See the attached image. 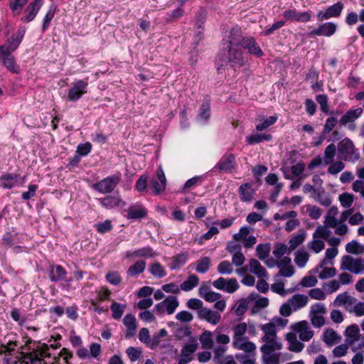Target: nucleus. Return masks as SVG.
Returning <instances> with one entry per match:
<instances>
[{
    "instance_id": "nucleus-1",
    "label": "nucleus",
    "mask_w": 364,
    "mask_h": 364,
    "mask_svg": "<svg viewBox=\"0 0 364 364\" xmlns=\"http://www.w3.org/2000/svg\"><path fill=\"white\" fill-rule=\"evenodd\" d=\"M25 33L26 28L21 26L16 33L6 40L4 45L0 46V64L6 68H14L16 60L12 53L19 46Z\"/></svg>"
},
{
    "instance_id": "nucleus-2",
    "label": "nucleus",
    "mask_w": 364,
    "mask_h": 364,
    "mask_svg": "<svg viewBox=\"0 0 364 364\" xmlns=\"http://www.w3.org/2000/svg\"><path fill=\"white\" fill-rule=\"evenodd\" d=\"M247 331L246 323L242 322L232 327V347L242 351H252L256 349V345L245 336Z\"/></svg>"
},
{
    "instance_id": "nucleus-3",
    "label": "nucleus",
    "mask_w": 364,
    "mask_h": 364,
    "mask_svg": "<svg viewBox=\"0 0 364 364\" xmlns=\"http://www.w3.org/2000/svg\"><path fill=\"white\" fill-rule=\"evenodd\" d=\"M26 343L33 344V346H29V349H32L33 352L25 356L22 362L18 364H41L42 357L50 356L48 353L49 347L47 344L33 341L31 339H28ZM13 364L18 363L14 362Z\"/></svg>"
},
{
    "instance_id": "nucleus-4",
    "label": "nucleus",
    "mask_w": 364,
    "mask_h": 364,
    "mask_svg": "<svg viewBox=\"0 0 364 364\" xmlns=\"http://www.w3.org/2000/svg\"><path fill=\"white\" fill-rule=\"evenodd\" d=\"M338 158L345 161L355 163L360 159V154L352 140L345 138L338 144Z\"/></svg>"
},
{
    "instance_id": "nucleus-5",
    "label": "nucleus",
    "mask_w": 364,
    "mask_h": 364,
    "mask_svg": "<svg viewBox=\"0 0 364 364\" xmlns=\"http://www.w3.org/2000/svg\"><path fill=\"white\" fill-rule=\"evenodd\" d=\"M224 52L220 53L222 60L225 65L231 67L243 66L245 60L243 57V53L240 47L238 46H223Z\"/></svg>"
},
{
    "instance_id": "nucleus-6",
    "label": "nucleus",
    "mask_w": 364,
    "mask_h": 364,
    "mask_svg": "<svg viewBox=\"0 0 364 364\" xmlns=\"http://www.w3.org/2000/svg\"><path fill=\"white\" fill-rule=\"evenodd\" d=\"M121 180V173L116 172L113 175L109 176L100 181L93 183L92 188L102 194L110 193L114 190Z\"/></svg>"
},
{
    "instance_id": "nucleus-7",
    "label": "nucleus",
    "mask_w": 364,
    "mask_h": 364,
    "mask_svg": "<svg viewBox=\"0 0 364 364\" xmlns=\"http://www.w3.org/2000/svg\"><path fill=\"white\" fill-rule=\"evenodd\" d=\"M341 270H348L358 274L364 270V261L360 258H354L350 255H344L341 260Z\"/></svg>"
},
{
    "instance_id": "nucleus-8",
    "label": "nucleus",
    "mask_w": 364,
    "mask_h": 364,
    "mask_svg": "<svg viewBox=\"0 0 364 364\" xmlns=\"http://www.w3.org/2000/svg\"><path fill=\"white\" fill-rule=\"evenodd\" d=\"M179 306L177 297L168 296L164 301L154 306V311L159 316L163 315L165 312L168 314H173Z\"/></svg>"
},
{
    "instance_id": "nucleus-9",
    "label": "nucleus",
    "mask_w": 364,
    "mask_h": 364,
    "mask_svg": "<svg viewBox=\"0 0 364 364\" xmlns=\"http://www.w3.org/2000/svg\"><path fill=\"white\" fill-rule=\"evenodd\" d=\"M344 8V5L341 1H338L332 6H328L323 11H319L316 14L318 21H323L331 18H338L341 16Z\"/></svg>"
},
{
    "instance_id": "nucleus-10",
    "label": "nucleus",
    "mask_w": 364,
    "mask_h": 364,
    "mask_svg": "<svg viewBox=\"0 0 364 364\" xmlns=\"http://www.w3.org/2000/svg\"><path fill=\"white\" fill-rule=\"evenodd\" d=\"M87 82L82 80L72 83L68 93V99L72 102L79 100L83 95L87 93Z\"/></svg>"
},
{
    "instance_id": "nucleus-11",
    "label": "nucleus",
    "mask_w": 364,
    "mask_h": 364,
    "mask_svg": "<svg viewBox=\"0 0 364 364\" xmlns=\"http://www.w3.org/2000/svg\"><path fill=\"white\" fill-rule=\"evenodd\" d=\"M213 285L217 289L230 294L234 293L240 287V285L235 278L226 279L223 277H220L213 282Z\"/></svg>"
},
{
    "instance_id": "nucleus-12",
    "label": "nucleus",
    "mask_w": 364,
    "mask_h": 364,
    "mask_svg": "<svg viewBox=\"0 0 364 364\" xmlns=\"http://www.w3.org/2000/svg\"><path fill=\"white\" fill-rule=\"evenodd\" d=\"M337 25L333 22H326L320 24L308 33L309 37L315 36H332L337 31Z\"/></svg>"
},
{
    "instance_id": "nucleus-13",
    "label": "nucleus",
    "mask_w": 364,
    "mask_h": 364,
    "mask_svg": "<svg viewBox=\"0 0 364 364\" xmlns=\"http://www.w3.org/2000/svg\"><path fill=\"white\" fill-rule=\"evenodd\" d=\"M245 37H243L242 30L239 26L233 27L228 37V40L223 41V46H238L242 45L243 40Z\"/></svg>"
},
{
    "instance_id": "nucleus-14",
    "label": "nucleus",
    "mask_w": 364,
    "mask_h": 364,
    "mask_svg": "<svg viewBox=\"0 0 364 364\" xmlns=\"http://www.w3.org/2000/svg\"><path fill=\"white\" fill-rule=\"evenodd\" d=\"M357 299L349 295V294L346 291L339 294L335 300L333 301V305L336 307L343 306L345 309L351 313L352 309L355 304L356 303Z\"/></svg>"
},
{
    "instance_id": "nucleus-15",
    "label": "nucleus",
    "mask_w": 364,
    "mask_h": 364,
    "mask_svg": "<svg viewBox=\"0 0 364 364\" xmlns=\"http://www.w3.org/2000/svg\"><path fill=\"white\" fill-rule=\"evenodd\" d=\"M166 186V176L160 166L157 170L156 177L153 178L150 181V187L154 190L155 194L158 195L164 191Z\"/></svg>"
},
{
    "instance_id": "nucleus-16",
    "label": "nucleus",
    "mask_w": 364,
    "mask_h": 364,
    "mask_svg": "<svg viewBox=\"0 0 364 364\" xmlns=\"http://www.w3.org/2000/svg\"><path fill=\"white\" fill-rule=\"evenodd\" d=\"M294 331L303 341H309L314 336V331L311 329L309 323L306 321L296 323L294 326Z\"/></svg>"
},
{
    "instance_id": "nucleus-17",
    "label": "nucleus",
    "mask_w": 364,
    "mask_h": 364,
    "mask_svg": "<svg viewBox=\"0 0 364 364\" xmlns=\"http://www.w3.org/2000/svg\"><path fill=\"white\" fill-rule=\"evenodd\" d=\"M283 16L291 21L309 22L311 16L309 11L299 12L296 9H288L284 11Z\"/></svg>"
},
{
    "instance_id": "nucleus-18",
    "label": "nucleus",
    "mask_w": 364,
    "mask_h": 364,
    "mask_svg": "<svg viewBox=\"0 0 364 364\" xmlns=\"http://www.w3.org/2000/svg\"><path fill=\"white\" fill-rule=\"evenodd\" d=\"M43 4V0H34L31 2L25 10V16L21 18L22 22L28 23L37 16Z\"/></svg>"
},
{
    "instance_id": "nucleus-19",
    "label": "nucleus",
    "mask_w": 364,
    "mask_h": 364,
    "mask_svg": "<svg viewBox=\"0 0 364 364\" xmlns=\"http://www.w3.org/2000/svg\"><path fill=\"white\" fill-rule=\"evenodd\" d=\"M359 333L360 329L357 324L350 325L346 329V343L351 347L353 351H355L357 349L355 344L359 341Z\"/></svg>"
},
{
    "instance_id": "nucleus-20",
    "label": "nucleus",
    "mask_w": 364,
    "mask_h": 364,
    "mask_svg": "<svg viewBox=\"0 0 364 364\" xmlns=\"http://www.w3.org/2000/svg\"><path fill=\"white\" fill-rule=\"evenodd\" d=\"M198 317L212 325H217L221 320V315L220 312L213 311L206 307L200 309V311H198Z\"/></svg>"
},
{
    "instance_id": "nucleus-21",
    "label": "nucleus",
    "mask_w": 364,
    "mask_h": 364,
    "mask_svg": "<svg viewBox=\"0 0 364 364\" xmlns=\"http://www.w3.org/2000/svg\"><path fill=\"white\" fill-rule=\"evenodd\" d=\"M23 183V180L20 181L19 175L15 173H6L0 177V186L4 188L10 189L18 186H21Z\"/></svg>"
},
{
    "instance_id": "nucleus-22",
    "label": "nucleus",
    "mask_w": 364,
    "mask_h": 364,
    "mask_svg": "<svg viewBox=\"0 0 364 364\" xmlns=\"http://www.w3.org/2000/svg\"><path fill=\"white\" fill-rule=\"evenodd\" d=\"M235 156L232 154L224 155L215 166V168L225 172H229L235 168Z\"/></svg>"
},
{
    "instance_id": "nucleus-23",
    "label": "nucleus",
    "mask_w": 364,
    "mask_h": 364,
    "mask_svg": "<svg viewBox=\"0 0 364 364\" xmlns=\"http://www.w3.org/2000/svg\"><path fill=\"white\" fill-rule=\"evenodd\" d=\"M241 46L247 50L248 53L251 55H255L257 57L263 55V51L260 48L258 43L256 42L255 38L251 36L245 37Z\"/></svg>"
},
{
    "instance_id": "nucleus-24",
    "label": "nucleus",
    "mask_w": 364,
    "mask_h": 364,
    "mask_svg": "<svg viewBox=\"0 0 364 364\" xmlns=\"http://www.w3.org/2000/svg\"><path fill=\"white\" fill-rule=\"evenodd\" d=\"M238 193L241 201L245 203H250L252 201L256 191L252 188V185L250 183L242 184L238 188Z\"/></svg>"
},
{
    "instance_id": "nucleus-25",
    "label": "nucleus",
    "mask_w": 364,
    "mask_h": 364,
    "mask_svg": "<svg viewBox=\"0 0 364 364\" xmlns=\"http://www.w3.org/2000/svg\"><path fill=\"white\" fill-rule=\"evenodd\" d=\"M66 277L67 272L62 266L53 265L50 267L49 271V278L51 282H58L60 281H67L68 282H70L72 279H66Z\"/></svg>"
},
{
    "instance_id": "nucleus-26",
    "label": "nucleus",
    "mask_w": 364,
    "mask_h": 364,
    "mask_svg": "<svg viewBox=\"0 0 364 364\" xmlns=\"http://www.w3.org/2000/svg\"><path fill=\"white\" fill-rule=\"evenodd\" d=\"M197 343H188L181 349V356L178 364H187L190 363L193 357V355L197 350Z\"/></svg>"
},
{
    "instance_id": "nucleus-27",
    "label": "nucleus",
    "mask_w": 364,
    "mask_h": 364,
    "mask_svg": "<svg viewBox=\"0 0 364 364\" xmlns=\"http://www.w3.org/2000/svg\"><path fill=\"white\" fill-rule=\"evenodd\" d=\"M157 254L154 250L149 247H144L142 248L136 250L134 251H128L126 253L127 258H136V257H145V258H153L156 257Z\"/></svg>"
},
{
    "instance_id": "nucleus-28",
    "label": "nucleus",
    "mask_w": 364,
    "mask_h": 364,
    "mask_svg": "<svg viewBox=\"0 0 364 364\" xmlns=\"http://www.w3.org/2000/svg\"><path fill=\"white\" fill-rule=\"evenodd\" d=\"M100 204L107 209H112L115 207L125 205V202L122 200L119 194L117 193L113 196H105L100 200Z\"/></svg>"
},
{
    "instance_id": "nucleus-29",
    "label": "nucleus",
    "mask_w": 364,
    "mask_h": 364,
    "mask_svg": "<svg viewBox=\"0 0 364 364\" xmlns=\"http://www.w3.org/2000/svg\"><path fill=\"white\" fill-rule=\"evenodd\" d=\"M363 111V110L361 107H358L354 109H350L348 110L340 119V125L345 126L348 123L354 122L362 115Z\"/></svg>"
},
{
    "instance_id": "nucleus-30",
    "label": "nucleus",
    "mask_w": 364,
    "mask_h": 364,
    "mask_svg": "<svg viewBox=\"0 0 364 364\" xmlns=\"http://www.w3.org/2000/svg\"><path fill=\"white\" fill-rule=\"evenodd\" d=\"M264 343L260 348L261 352L279 350L282 348V343L277 338H262Z\"/></svg>"
},
{
    "instance_id": "nucleus-31",
    "label": "nucleus",
    "mask_w": 364,
    "mask_h": 364,
    "mask_svg": "<svg viewBox=\"0 0 364 364\" xmlns=\"http://www.w3.org/2000/svg\"><path fill=\"white\" fill-rule=\"evenodd\" d=\"M124 325L126 326V338H132L136 334L137 328L136 319L132 314H127L123 318Z\"/></svg>"
},
{
    "instance_id": "nucleus-32",
    "label": "nucleus",
    "mask_w": 364,
    "mask_h": 364,
    "mask_svg": "<svg viewBox=\"0 0 364 364\" xmlns=\"http://www.w3.org/2000/svg\"><path fill=\"white\" fill-rule=\"evenodd\" d=\"M250 271L255 274L259 279H267L268 275L266 269L262 266L260 262L255 259H251L249 261Z\"/></svg>"
},
{
    "instance_id": "nucleus-33",
    "label": "nucleus",
    "mask_w": 364,
    "mask_h": 364,
    "mask_svg": "<svg viewBox=\"0 0 364 364\" xmlns=\"http://www.w3.org/2000/svg\"><path fill=\"white\" fill-rule=\"evenodd\" d=\"M210 117V107L209 100L203 102L198 110V121L201 124H206Z\"/></svg>"
},
{
    "instance_id": "nucleus-34",
    "label": "nucleus",
    "mask_w": 364,
    "mask_h": 364,
    "mask_svg": "<svg viewBox=\"0 0 364 364\" xmlns=\"http://www.w3.org/2000/svg\"><path fill=\"white\" fill-rule=\"evenodd\" d=\"M288 301L291 305L293 310L297 311L308 304L309 298L306 295L297 294H294Z\"/></svg>"
},
{
    "instance_id": "nucleus-35",
    "label": "nucleus",
    "mask_w": 364,
    "mask_h": 364,
    "mask_svg": "<svg viewBox=\"0 0 364 364\" xmlns=\"http://www.w3.org/2000/svg\"><path fill=\"white\" fill-rule=\"evenodd\" d=\"M127 218L128 219L137 220L144 218L146 215V210L141 205H131L127 210Z\"/></svg>"
},
{
    "instance_id": "nucleus-36",
    "label": "nucleus",
    "mask_w": 364,
    "mask_h": 364,
    "mask_svg": "<svg viewBox=\"0 0 364 364\" xmlns=\"http://www.w3.org/2000/svg\"><path fill=\"white\" fill-rule=\"evenodd\" d=\"M272 138V136L271 134L254 133L246 136V142L250 145H252L264 141H269Z\"/></svg>"
},
{
    "instance_id": "nucleus-37",
    "label": "nucleus",
    "mask_w": 364,
    "mask_h": 364,
    "mask_svg": "<svg viewBox=\"0 0 364 364\" xmlns=\"http://www.w3.org/2000/svg\"><path fill=\"white\" fill-rule=\"evenodd\" d=\"M313 198L321 205L326 207L329 206L332 203L331 197L322 188H318L316 191V197Z\"/></svg>"
},
{
    "instance_id": "nucleus-38",
    "label": "nucleus",
    "mask_w": 364,
    "mask_h": 364,
    "mask_svg": "<svg viewBox=\"0 0 364 364\" xmlns=\"http://www.w3.org/2000/svg\"><path fill=\"white\" fill-rule=\"evenodd\" d=\"M262 353V361L264 364H280L281 353L275 351H267Z\"/></svg>"
},
{
    "instance_id": "nucleus-39",
    "label": "nucleus",
    "mask_w": 364,
    "mask_h": 364,
    "mask_svg": "<svg viewBox=\"0 0 364 364\" xmlns=\"http://www.w3.org/2000/svg\"><path fill=\"white\" fill-rule=\"evenodd\" d=\"M336 152V147L333 144H331L328 145L324 151L323 156V164L324 165H328L329 164H332L335 159Z\"/></svg>"
},
{
    "instance_id": "nucleus-40",
    "label": "nucleus",
    "mask_w": 364,
    "mask_h": 364,
    "mask_svg": "<svg viewBox=\"0 0 364 364\" xmlns=\"http://www.w3.org/2000/svg\"><path fill=\"white\" fill-rule=\"evenodd\" d=\"M145 268L146 262L144 260L139 259L129 267L127 274L130 277H136L141 274L144 271Z\"/></svg>"
},
{
    "instance_id": "nucleus-41",
    "label": "nucleus",
    "mask_w": 364,
    "mask_h": 364,
    "mask_svg": "<svg viewBox=\"0 0 364 364\" xmlns=\"http://www.w3.org/2000/svg\"><path fill=\"white\" fill-rule=\"evenodd\" d=\"M213 333L205 331L200 336L199 340L203 349L210 350L213 348Z\"/></svg>"
},
{
    "instance_id": "nucleus-42",
    "label": "nucleus",
    "mask_w": 364,
    "mask_h": 364,
    "mask_svg": "<svg viewBox=\"0 0 364 364\" xmlns=\"http://www.w3.org/2000/svg\"><path fill=\"white\" fill-rule=\"evenodd\" d=\"M199 279L196 274H191L186 280L181 283L180 287L185 291H189L198 286Z\"/></svg>"
},
{
    "instance_id": "nucleus-43",
    "label": "nucleus",
    "mask_w": 364,
    "mask_h": 364,
    "mask_svg": "<svg viewBox=\"0 0 364 364\" xmlns=\"http://www.w3.org/2000/svg\"><path fill=\"white\" fill-rule=\"evenodd\" d=\"M187 260V254H178L173 257V260L170 263L169 267L171 269H178L186 263Z\"/></svg>"
},
{
    "instance_id": "nucleus-44",
    "label": "nucleus",
    "mask_w": 364,
    "mask_h": 364,
    "mask_svg": "<svg viewBox=\"0 0 364 364\" xmlns=\"http://www.w3.org/2000/svg\"><path fill=\"white\" fill-rule=\"evenodd\" d=\"M309 254L304 250H299L295 254V264L300 268H303L306 264Z\"/></svg>"
},
{
    "instance_id": "nucleus-45",
    "label": "nucleus",
    "mask_w": 364,
    "mask_h": 364,
    "mask_svg": "<svg viewBox=\"0 0 364 364\" xmlns=\"http://www.w3.org/2000/svg\"><path fill=\"white\" fill-rule=\"evenodd\" d=\"M28 0H8L9 6L14 16H18Z\"/></svg>"
},
{
    "instance_id": "nucleus-46",
    "label": "nucleus",
    "mask_w": 364,
    "mask_h": 364,
    "mask_svg": "<svg viewBox=\"0 0 364 364\" xmlns=\"http://www.w3.org/2000/svg\"><path fill=\"white\" fill-rule=\"evenodd\" d=\"M211 259L208 257H203L196 262V270L197 272L204 274L207 272L210 267Z\"/></svg>"
},
{
    "instance_id": "nucleus-47",
    "label": "nucleus",
    "mask_w": 364,
    "mask_h": 364,
    "mask_svg": "<svg viewBox=\"0 0 364 364\" xmlns=\"http://www.w3.org/2000/svg\"><path fill=\"white\" fill-rule=\"evenodd\" d=\"M207 17V11L204 8H200L196 14L193 24L198 28H204V23Z\"/></svg>"
},
{
    "instance_id": "nucleus-48",
    "label": "nucleus",
    "mask_w": 364,
    "mask_h": 364,
    "mask_svg": "<svg viewBox=\"0 0 364 364\" xmlns=\"http://www.w3.org/2000/svg\"><path fill=\"white\" fill-rule=\"evenodd\" d=\"M56 10H57V6L56 5L52 4L49 7V9H48L46 16L43 18V26H42V31L43 32H45L48 29V28L49 27L50 21L53 18Z\"/></svg>"
},
{
    "instance_id": "nucleus-49",
    "label": "nucleus",
    "mask_w": 364,
    "mask_h": 364,
    "mask_svg": "<svg viewBox=\"0 0 364 364\" xmlns=\"http://www.w3.org/2000/svg\"><path fill=\"white\" fill-rule=\"evenodd\" d=\"M306 237V233L305 232H302L301 233L297 234L296 235L292 237L289 241V252L295 250L299 245L302 244L305 240Z\"/></svg>"
},
{
    "instance_id": "nucleus-50",
    "label": "nucleus",
    "mask_w": 364,
    "mask_h": 364,
    "mask_svg": "<svg viewBox=\"0 0 364 364\" xmlns=\"http://www.w3.org/2000/svg\"><path fill=\"white\" fill-rule=\"evenodd\" d=\"M249 307V301L246 299L237 301L232 306V311L237 316L243 315Z\"/></svg>"
},
{
    "instance_id": "nucleus-51",
    "label": "nucleus",
    "mask_w": 364,
    "mask_h": 364,
    "mask_svg": "<svg viewBox=\"0 0 364 364\" xmlns=\"http://www.w3.org/2000/svg\"><path fill=\"white\" fill-rule=\"evenodd\" d=\"M331 232L329 228L324 225H320L316 228V230L313 233V238H320L321 240H327L331 235Z\"/></svg>"
},
{
    "instance_id": "nucleus-52",
    "label": "nucleus",
    "mask_w": 364,
    "mask_h": 364,
    "mask_svg": "<svg viewBox=\"0 0 364 364\" xmlns=\"http://www.w3.org/2000/svg\"><path fill=\"white\" fill-rule=\"evenodd\" d=\"M277 115L270 116L266 119H260L259 122L256 126L257 131L261 132L263 131L270 126L273 125L277 120Z\"/></svg>"
},
{
    "instance_id": "nucleus-53",
    "label": "nucleus",
    "mask_w": 364,
    "mask_h": 364,
    "mask_svg": "<svg viewBox=\"0 0 364 364\" xmlns=\"http://www.w3.org/2000/svg\"><path fill=\"white\" fill-rule=\"evenodd\" d=\"M261 330L264 333L262 338H271L277 337V330L275 325L273 323H268L261 326Z\"/></svg>"
},
{
    "instance_id": "nucleus-54",
    "label": "nucleus",
    "mask_w": 364,
    "mask_h": 364,
    "mask_svg": "<svg viewBox=\"0 0 364 364\" xmlns=\"http://www.w3.org/2000/svg\"><path fill=\"white\" fill-rule=\"evenodd\" d=\"M270 251L271 246L269 243L259 244L256 248L257 255L260 260L267 259L269 255Z\"/></svg>"
},
{
    "instance_id": "nucleus-55",
    "label": "nucleus",
    "mask_w": 364,
    "mask_h": 364,
    "mask_svg": "<svg viewBox=\"0 0 364 364\" xmlns=\"http://www.w3.org/2000/svg\"><path fill=\"white\" fill-rule=\"evenodd\" d=\"M287 340L289 343V349L291 351L299 353L301 352L304 348V344L299 341L295 336H288Z\"/></svg>"
},
{
    "instance_id": "nucleus-56",
    "label": "nucleus",
    "mask_w": 364,
    "mask_h": 364,
    "mask_svg": "<svg viewBox=\"0 0 364 364\" xmlns=\"http://www.w3.org/2000/svg\"><path fill=\"white\" fill-rule=\"evenodd\" d=\"M325 241L320 238H313V240L308 243V247L314 252L318 254L321 252L325 247Z\"/></svg>"
},
{
    "instance_id": "nucleus-57",
    "label": "nucleus",
    "mask_w": 364,
    "mask_h": 364,
    "mask_svg": "<svg viewBox=\"0 0 364 364\" xmlns=\"http://www.w3.org/2000/svg\"><path fill=\"white\" fill-rule=\"evenodd\" d=\"M168 332L165 328H162L158 333H155L153 336L152 338H151L149 348L151 349H154L156 347L159 346L161 343V338L166 336Z\"/></svg>"
},
{
    "instance_id": "nucleus-58",
    "label": "nucleus",
    "mask_w": 364,
    "mask_h": 364,
    "mask_svg": "<svg viewBox=\"0 0 364 364\" xmlns=\"http://www.w3.org/2000/svg\"><path fill=\"white\" fill-rule=\"evenodd\" d=\"M346 250L350 254L360 255L364 252V247L357 241L353 240L346 244Z\"/></svg>"
},
{
    "instance_id": "nucleus-59",
    "label": "nucleus",
    "mask_w": 364,
    "mask_h": 364,
    "mask_svg": "<svg viewBox=\"0 0 364 364\" xmlns=\"http://www.w3.org/2000/svg\"><path fill=\"white\" fill-rule=\"evenodd\" d=\"M126 305L119 304L117 302H113L110 306V309L112 312V317L114 319H119L125 310Z\"/></svg>"
},
{
    "instance_id": "nucleus-60",
    "label": "nucleus",
    "mask_w": 364,
    "mask_h": 364,
    "mask_svg": "<svg viewBox=\"0 0 364 364\" xmlns=\"http://www.w3.org/2000/svg\"><path fill=\"white\" fill-rule=\"evenodd\" d=\"M255 355L256 349L252 351H243V353H237L235 358L240 364H242L255 358Z\"/></svg>"
},
{
    "instance_id": "nucleus-61",
    "label": "nucleus",
    "mask_w": 364,
    "mask_h": 364,
    "mask_svg": "<svg viewBox=\"0 0 364 364\" xmlns=\"http://www.w3.org/2000/svg\"><path fill=\"white\" fill-rule=\"evenodd\" d=\"M328 173L331 175H337L345 168V164L341 161H336L328 164Z\"/></svg>"
},
{
    "instance_id": "nucleus-62",
    "label": "nucleus",
    "mask_w": 364,
    "mask_h": 364,
    "mask_svg": "<svg viewBox=\"0 0 364 364\" xmlns=\"http://www.w3.org/2000/svg\"><path fill=\"white\" fill-rule=\"evenodd\" d=\"M150 272L154 277L157 278L164 277L166 274L165 269L159 262H155L151 266Z\"/></svg>"
},
{
    "instance_id": "nucleus-63",
    "label": "nucleus",
    "mask_w": 364,
    "mask_h": 364,
    "mask_svg": "<svg viewBox=\"0 0 364 364\" xmlns=\"http://www.w3.org/2000/svg\"><path fill=\"white\" fill-rule=\"evenodd\" d=\"M217 270L221 274H231L233 272V267L228 260H224L219 263Z\"/></svg>"
},
{
    "instance_id": "nucleus-64",
    "label": "nucleus",
    "mask_w": 364,
    "mask_h": 364,
    "mask_svg": "<svg viewBox=\"0 0 364 364\" xmlns=\"http://www.w3.org/2000/svg\"><path fill=\"white\" fill-rule=\"evenodd\" d=\"M338 338L337 333L332 329H328L324 332L323 341L328 346L335 344Z\"/></svg>"
}]
</instances>
